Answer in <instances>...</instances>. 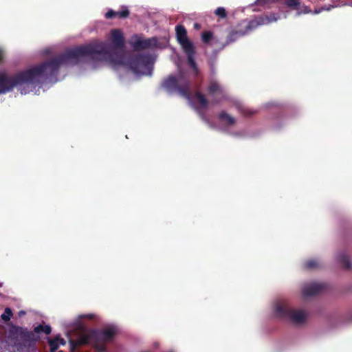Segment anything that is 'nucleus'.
Returning a JSON list of instances; mask_svg holds the SVG:
<instances>
[{"label": "nucleus", "mask_w": 352, "mask_h": 352, "mask_svg": "<svg viewBox=\"0 0 352 352\" xmlns=\"http://www.w3.org/2000/svg\"><path fill=\"white\" fill-rule=\"evenodd\" d=\"M212 36H213V34L212 32H210V31L204 32L201 36L202 41L205 43H208V42L210 41L211 38H212Z\"/></svg>", "instance_id": "nucleus-19"}, {"label": "nucleus", "mask_w": 352, "mask_h": 352, "mask_svg": "<svg viewBox=\"0 0 352 352\" xmlns=\"http://www.w3.org/2000/svg\"><path fill=\"white\" fill-rule=\"evenodd\" d=\"M234 105L236 106V108L242 112L245 116H250L255 113L254 111H250L246 108H245L241 103L239 102H234Z\"/></svg>", "instance_id": "nucleus-15"}, {"label": "nucleus", "mask_w": 352, "mask_h": 352, "mask_svg": "<svg viewBox=\"0 0 352 352\" xmlns=\"http://www.w3.org/2000/svg\"><path fill=\"white\" fill-rule=\"evenodd\" d=\"M58 352H63V351H58Z\"/></svg>", "instance_id": "nucleus-29"}, {"label": "nucleus", "mask_w": 352, "mask_h": 352, "mask_svg": "<svg viewBox=\"0 0 352 352\" xmlns=\"http://www.w3.org/2000/svg\"><path fill=\"white\" fill-rule=\"evenodd\" d=\"M208 94L212 97L216 102L226 98L223 87L216 80H211L208 86Z\"/></svg>", "instance_id": "nucleus-7"}, {"label": "nucleus", "mask_w": 352, "mask_h": 352, "mask_svg": "<svg viewBox=\"0 0 352 352\" xmlns=\"http://www.w3.org/2000/svg\"><path fill=\"white\" fill-rule=\"evenodd\" d=\"M56 340H57L58 344H60V345L64 346L66 344L65 340L63 338H60V336H56Z\"/></svg>", "instance_id": "nucleus-24"}, {"label": "nucleus", "mask_w": 352, "mask_h": 352, "mask_svg": "<svg viewBox=\"0 0 352 352\" xmlns=\"http://www.w3.org/2000/svg\"><path fill=\"white\" fill-rule=\"evenodd\" d=\"M24 314H25V312L24 311H20L19 312V315L20 316H23V315H24Z\"/></svg>", "instance_id": "nucleus-26"}, {"label": "nucleus", "mask_w": 352, "mask_h": 352, "mask_svg": "<svg viewBox=\"0 0 352 352\" xmlns=\"http://www.w3.org/2000/svg\"><path fill=\"white\" fill-rule=\"evenodd\" d=\"M105 16L108 19L116 17L117 16V12H114L113 10H110L105 14Z\"/></svg>", "instance_id": "nucleus-23"}, {"label": "nucleus", "mask_w": 352, "mask_h": 352, "mask_svg": "<svg viewBox=\"0 0 352 352\" xmlns=\"http://www.w3.org/2000/svg\"><path fill=\"white\" fill-rule=\"evenodd\" d=\"M83 320H99V316L94 313H88L84 314H80L76 318H74L72 321L66 323L65 325L67 327H72L78 331L77 334V338L80 335L86 330H90L91 329L85 328V324L83 322Z\"/></svg>", "instance_id": "nucleus-5"}, {"label": "nucleus", "mask_w": 352, "mask_h": 352, "mask_svg": "<svg viewBox=\"0 0 352 352\" xmlns=\"http://www.w3.org/2000/svg\"><path fill=\"white\" fill-rule=\"evenodd\" d=\"M129 15V11L126 8H122L120 11L117 12V16L120 18H125Z\"/></svg>", "instance_id": "nucleus-22"}, {"label": "nucleus", "mask_w": 352, "mask_h": 352, "mask_svg": "<svg viewBox=\"0 0 352 352\" xmlns=\"http://www.w3.org/2000/svg\"><path fill=\"white\" fill-rule=\"evenodd\" d=\"M176 37L179 44H189L187 37V32L185 28L182 25L175 27Z\"/></svg>", "instance_id": "nucleus-12"}, {"label": "nucleus", "mask_w": 352, "mask_h": 352, "mask_svg": "<svg viewBox=\"0 0 352 352\" xmlns=\"http://www.w3.org/2000/svg\"><path fill=\"white\" fill-rule=\"evenodd\" d=\"M336 259L344 269L351 270L352 268V262L344 252H340L336 256Z\"/></svg>", "instance_id": "nucleus-13"}, {"label": "nucleus", "mask_w": 352, "mask_h": 352, "mask_svg": "<svg viewBox=\"0 0 352 352\" xmlns=\"http://www.w3.org/2000/svg\"><path fill=\"white\" fill-rule=\"evenodd\" d=\"M169 352H173V351H169Z\"/></svg>", "instance_id": "nucleus-30"}, {"label": "nucleus", "mask_w": 352, "mask_h": 352, "mask_svg": "<svg viewBox=\"0 0 352 352\" xmlns=\"http://www.w3.org/2000/svg\"><path fill=\"white\" fill-rule=\"evenodd\" d=\"M12 315V310L10 308L7 307L5 309L4 312L1 314V319L7 322L10 320Z\"/></svg>", "instance_id": "nucleus-18"}, {"label": "nucleus", "mask_w": 352, "mask_h": 352, "mask_svg": "<svg viewBox=\"0 0 352 352\" xmlns=\"http://www.w3.org/2000/svg\"><path fill=\"white\" fill-rule=\"evenodd\" d=\"M48 343L50 349V352H56V351L60 346V344H58L56 337L54 339H50L48 340Z\"/></svg>", "instance_id": "nucleus-17"}, {"label": "nucleus", "mask_w": 352, "mask_h": 352, "mask_svg": "<svg viewBox=\"0 0 352 352\" xmlns=\"http://www.w3.org/2000/svg\"><path fill=\"white\" fill-rule=\"evenodd\" d=\"M182 52L187 56V64L190 69V72H184L181 69L182 57L176 52L175 48H171L175 54L171 56L177 65L179 73L177 76H170L163 81L162 87L170 94L177 93L188 99L190 105L199 113L203 121L208 126L214 127L208 118L204 114L203 111L208 107V102L205 96L199 92L194 96L191 94L192 85L190 79L199 74V69L195 61L194 45H180Z\"/></svg>", "instance_id": "nucleus-2"}, {"label": "nucleus", "mask_w": 352, "mask_h": 352, "mask_svg": "<svg viewBox=\"0 0 352 352\" xmlns=\"http://www.w3.org/2000/svg\"><path fill=\"white\" fill-rule=\"evenodd\" d=\"M272 311L274 317L287 320L295 324L305 322L308 316L304 309L290 308L285 299L275 300L272 305Z\"/></svg>", "instance_id": "nucleus-4"}, {"label": "nucleus", "mask_w": 352, "mask_h": 352, "mask_svg": "<svg viewBox=\"0 0 352 352\" xmlns=\"http://www.w3.org/2000/svg\"><path fill=\"white\" fill-rule=\"evenodd\" d=\"M327 287V284L322 282L306 283L302 286L301 294L305 298L311 297L324 291Z\"/></svg>", "instance_id": "nucleus-6"}, {"label": "nucleus", "mask_w": 352, "mask_h": 352, "mask_svg": "<svg viewBox=\"0 0 352 352\" xmlns=\"http://www.w3.org/2000/svg\"><path fill=\"white\" fill-rule=\"evenodd\" d=\"M195 28L196 29H199V24H197V23H195Z\"/></svg>", "instance_id": "nucleus-27"}, {"label": "nucleus", "mask_w": 352, "mask_h": 352, "mask_svg": "<svg viewBox=\"0 0 352 352\" xmlns=\"http://www.w3.org/2000/svg\"><path fill=\"white\" fill-rule=\"evenodd\" d=\"M320 266V262L316 258H311L308 260L305 263V267L307 269L313 270L316 269Z\"/></svg>", "instance_id": "nucleus-14"}, {"label": "nucleus", "mask_w": 352, "mask_h": 352, "mask_svg": "<svg viewBox=\"0 0 352 352\" xmlns=\"http://www.w3.org/2000/svg\"><path fill=\"white\" fill-rule=\"evenodd\" d=\"M242 35L241 33H239L238 32H231L230 35L228 36V41L229 42H234L237 40L239 37H240Z\"/></svg>", "instance_id": "nucleus-20"}, {"label": "nucleus", "mask_w": 352, "mask_h": 352, "mask_svg": "<svg viewBox=\"0 0 352 352\" xmlns=\"http://www.w3.org/2000/svg\"><path fill=\"white\" fill-rule=\"evenodd\" d=\"M219 126L221 130L228 131L230 127L234 126L236 123L234 117L225 111H222L218 116Z\"/></svg>", "instance_id": "nucleus-8"}, {"label": "nucleus", "mask_w": 352, "mask_h": 352, "mask_svg": "<svg viewBox=\"0 0 352 352\" xmlns=\"http://www.w3.org/2000/svg\"><path fill=\"white\" fill-rule=\"evenodd\" d=\"M158 46L80 45L14 75L3 71V94L16 87L21 94L38 95L41 89L44 91L48 88L47 85L58 80L57 74L60 67L80 64L85 65L86 69H94L102 60L114 67L129 68L137 76H151Z\"/></svg>", "instance_id": "nucleus-1"}, {"label": "nucleus", "mask_w": 352, "mask_h": 352, "mask_svg": "<svg viewBox=\"0 0 352 352\" xmlns=\"http://www.w3.org/2000/svg\"><path fill=\"white\" fill-rule=\"evenodd\" d=\"M118 330L116 325L109 324L101 330L92 329L84 331L76 340L71 338L69 331H67L70 350L72 352H74L80 345L91 344L98 352H105L106 343L112 340Z\"/></svg>", "instance_id": "nucleus-3"}, {"label": "nucleus", "mask_w": 352, "mask_h": 352, "mask_svg": "<svg viewBox=\"0 0 352 352\" xmlns=\"http://www.w3.org/2000/svg\"><path fill=\"white\" fill-rule=\"evenodd\" d=\"M349 5L350 6H351V7H352V3H350V4H349Z\"/></svg>", "instance_id": "nucleus-28"}, {"label": "nucleus", "mask_w": 352, "mask_h": 352, "mask_svg": "<svg viewBox=\"0 0 352 352\" xmlns=\"http://www.w3.org/2000/svg\"><path fill=\"white\" fill-rule=\"evenodd\" d=\"M155 38L146 39L142 34H133L129 41V44H156Z\"/></svg>", "instance_id": "nucleus-11"}, {"label": "nucleus", "mask_w": 352, "mask_h": 352, "mask_svg": "<svg viewBox=\"0 0 352 352\" xmlns=\"http://www.w3.org/2000/svg\"><path fill=\"white\" fill-rule=\"evenodd\" d=\"M215 14L221 18H225L226 16V10L222 7H219L216 9Z\"/></svg>", "instance_id": "nucleus-21"}, {"label": "nucleus", "mask_w": 352, "mask_h": 352, "mask_svg": "<svg viewBox=\"0 0 352 352\" xmlns=\"http://www.w3.org/2000/svg\"><path fill=\"white\" fill-rule=\"evenodd\" d=\"M109 44H124V36L123 32L120 29H113L108 35Z\"/></svg>", "instance_id": "nucleus-10"}, {"label": "nucleus", "mask_w": 352, "mask_h": 352, "mask_svg": "<svg viewBox=\"0 0 352 352\" xmlns=\"http://www.w3.org/2000/svg\"><path fill=\"white\" fill-rule=\"evenodd\" d=\"M3 58V52L0 50V63L2 61Z\"/></svg>", "instance_id": "nucleus-25"}, {"label": "nucleus", "mask_w": 352, "mask_h": 352, "mask_svg": "<svg viewBox=\"0 0 352 352\" xmlns=\"http://www.w3.org/2000/svg\"><path fill=\"white\" fill-rule=\"evenodd\" d=\"M36 333L43 332L45 334H50L52 331V328L49 325H38L34 328Z\"/></svg>", "instance_id": "nucleus-16"}, {"label": "nucleus", "mask_w": 352, "mask_h": 352, "mask_svg": "<svg viewBox=\"0 0 352 352\" xmlns=\"http://www.w3.org/2000/svg\"><path fill=\"white\" fill-rule=\"evenodd\" d=\"M280 18V16L278 14H272L270 16H262L251 21L249 23V28L250 29H254L260 25H268L271 23L277 21Z\"/></svg>", "instance_id": "nucleus-9"}]
</instances>
